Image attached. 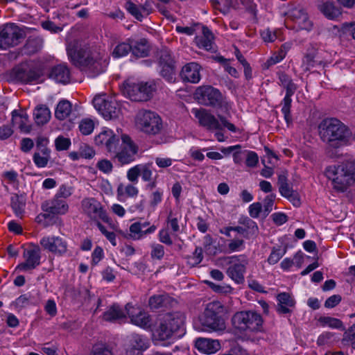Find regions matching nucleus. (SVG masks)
Segmentation results:
<instances>
[{"mask_svg": "<svg viewBox=\"0 0 355 355\" xmlns=\"http://www.w3.org/2000/svg\"><path fill=\"white\" fill-rule=\"evenodd\" d=\"M67 55L76 66L91 78L103 73L109 64V56L105 53L92 52L78 40L70 42L67 47Z\"/></svg>", "mask_w": 355, "mask_h": 355, "instance_id": "obj_1", "label": "nucleus"}, {"mask_svg": "<svg viewBox=\"0 0 355 355\" xmlns=\"http://www.w3.org/2000/svg\"><path fill=\"white\" fill-rule=\"evenodd\" d=\"M184 314L180 311L168 312L160 315L152 329L153 341H173L186 333Z\"/></svg>", "mask_w": 355, "mask_h": 355, "instance_id": "obj_2", "label": "nucleus"}, {"mask_svg": "<svg viewBox=\"0 0 355 355\" xmlns=\"http://www.w3.org/2000/svg\"><path fill=\"white\" fill-rule=\"evenodd\" d=\"M318 128L321 139L330 148H339L350 142V130L336 118L324 119Z\"/></svg>", "mask_w": 355, "mask_h": 355, "instance_id": "obj_3", "label": "nucleus"}, {"mask_svg": "<svg viewBox=\"0 0 355 355\" xmlns=\"http://www.w3.org/2000/svg\"><path fill=\"white\" fill-rule=\"evenodd\" d=\"M325 175L331 180L334 189L340 192L345 191L355 182V159L327 167Z\"/></svg>", "mask_w": 355, "mask_h": 355, "instance_id": "obj_4", "label": "nucleus"}, {"mask_svg": "<svg viewBox=\"0 0 355 355\" xmlns=\"http://www.w3.org/2000/svg\"><path fill=\"white\" fill-rule=\"evenodd\" d=\"M225 311V306L219 301L208 303L200 318L203 330L208 332L224 331L226 328L225 321L223 318Z\"/></svg>", "mask_w": 355, "mask_h": 355, "instance_id": "obj_5", "label": "nucleus"}, {"mask_svg": "<svg viewBox=\"0 0 355 355\" xmlns=\"http://www.w3.org/2000/svg\"><path fill=\"white\" fill-rule=\"evenodd\" d=\"M195 98L199 103L212 107L218 111L227 113L231 109V105L219 89L211 86L198 87L194 94Z\"/></svg>", "mask_w": 355, "mask_h": 355, "instance_id": "obj_6", "label": "nucleus"}, {"mask_svg": "<svg viewBox=\"0 0 355 355\" xmlns=\"http://www.w3.org/2000/svg\"><path fill=\"white\" fill-rule=\"evenodd\" d=\"M191 112L198 119L200 125L207 130H222L225 127L232 132L237 131L236 126L223 115L218 114L217 119L210 111L204 108H193Z\"/></svg>", "mask_w": 355, "mask_h": 355, "instance_id": "obj_7", "label": "nucleus"}, {"mask_svg": "<svg viewBox=\"0 0 355 355\" xmlns=\"http://www.w3.org/2000/svg\"><path fill=\"white\" fill-rule=\"evenodd\" d=\"M232 324L234 328L240 332L259 331L262 328L263 319L256 311H242L234 314Z\"/></svg>", "mask_w": 355, "mask_h": 355, "instance_id": "obj_8", "label": "nucleus"}, {"mask_svg": "<svg viewBox=\"0 0 355 355\" xmlns=\"http://www.w3.org/2000/svg\"><path fill=\"white\" fill-rule=\"evenodd\" d=\"M41 208L45 213L37 216V222L42 224L44 227H47L50 225L48 220L55 223L56 218L54 215L66 214L69 206L65 200L54 197L51 200L42 202Z\"/></svg>", "mask_w": 355, "mask_h": 355, "instance_id": "obj_9", "label": "nucleus"}, {"mask_svg": "<svg viewBox=\"0 0 355 355\" xmlns=\"http://www.w3.org/2000/svg\"><path fill=\"white\" fill-rule=\"evenodd\" d=\"M156 60L159 75L168 83H175L176 80V62L171 51L162 48L157 52Z\"/></svg>", "mask_w": 355, "mask_h": 355, "instance_id": "obj_10", "label": "nucleus"}, {"mask_svg": "<svg viewBox=\"0 0 355 355\" xmlns=\"http://www.w3.org/2000/svg\"><path fill=\"white\" fill-rule=\"evenodd\" d=\"M136 124L139 129L148 135H156L161 132L163 124L160 116L155 112L141 110L136 115Z\"/></svg>", "mask_w": 355, "mask_h": 355, "instance_id": "obj_11", "label": "nucleus"}, {"mask_svg": "<svg viewBox=\"0 0 355 355\" xmlns=\"http://www.w3.org/2000/svg\"><path fill=\"white\" fill-rule=\"evenodd\" d=\"M155 85L148 83H136L128 79L123 84L122 92L133 101H146L153 94Z\"/></svg>", "mask_w": 355, "mask_h": 355, "instance_id": "obj_12", "label": "nucleus"}, {"mask_svg": "<svg viewBox=\"0 0 355 355\" xmlns=\"http://www.w3.org/2000/svg\"><path fill=\"white\" fill-rule=\"evenodd\" d=\"M93 104L105 119H115L121 114V107L116 101L109 100L105 95L96 96Z\"/></svg>", "mask_w": 355, "mask_h": 355, "instance_id": "obj_13", "label": "nucleus"}, {"mask_svg": "<svg viewBox=\"0 0 355 355\" xmlns=\"http://www.w3.org/2000/svg\"><path fill=\"white\" fill-rule=\"evenodd\" d=\"M121 139V150L114 153V157L121 164H128L135 159L138 147L128 135H122Z\"/></svg>", "mask_w": 355, "mask_h": 355, "instance_id": "obj_14", "label": "nucleus"}, {"mask_svg": "<svg viewBox=\"0 0 355 355\" xmlns=\"http://www.w3.org/2000/svg\"><path fill=\"white\" fill-rule=\"evenodd\" d=\"M22 37L23 33L17 26L6 24L0 31V49H6L17 46Z\"/></svg>", "mask_w": 355, "mask_h": 355, "instance_id": "obj_15", "label": "nucleus"}, {"mask_svg": "<svg viewBox=\"0 0 355 355\" xmlns=\"http://www.w3.org/2000/svg\"><path fill=\"white\" fill-rule=\"evenodd\" d=\"M24 261L18 264L16 270L21 272H27L35 269L40 265L41 250L37 245L25 249L23 253Z\"/></svg>", "mask_w": 355, "mask_h": 355, "instance_id": "obj_16", "label": "nucleus"}, {"mask_svg": "<svg viewBox=\"0 0 355 355\" xmlns=\"http://www.w3.org/2000/svg\"><path fill=\"white\" fill-rule=\"evenodd\" d=\"M125 309L132 324L146 330L153 329L151 317L147 312L135 308L129 303L125 305Z\"/></svg>", "mask_w": 355, "mask_h": 355, "instance_id": "obj_17", "label": "nucleus"}, {"mask_svg": "<svg viewBox=\"0 0 355 355\" xmlns=\"http://www.w3.org/2000/svg\"><path fill=\"white\" fill-rule=\"evenodd\" d=\"M84 211L89 216V217L96 222L99 219L104 222L109 221V217L107 215L106 211L103 209L101 203L96 199L87 198L82 202Z\"/></svg>", "mask_w": 355, "mask_h": 355, "instance_id": "obj_18", "label": "nucleus"}, {"mask_svg": "<svg viewBox=\"0 0 355 355\" xmlns=\"http://www.w3.org/2000/svg\"><path fill=\"white\" fill-rule=\"evenodd\" d=\"M40 244L44 250L56 255L62 256L67 250V241L60 236H44L41 239Z\"/></svg>", "mask_w": 355, "mask_h": 355, "instance_id": "obj_19", "label": "nucleus"}, {"mask_svg": "<svg viewBox=\"0 0 355 355\" xmlns=\"http://www.w3.org/2000/svg\"><path fill=\"white\" fill-rule=\"evenodd\" d=\"M94 141L98 146H105L110 153H116L119 146L120 138L112 130L106 129L96 136Z\"/></svg>", "mask_w": 355, "mask_h": 355, "instance_id": "obj_20", "label": "nucleus"}, {"mask_svg": "<svg viewBox=\"0 0 355 355\" xmlns=\"http://www.w3.org/2000/svg\"><path fill=\"white\" fill-rule=\"evenodd\" d=\"M200 69L198 63L190 62L182 67L180 76L184 82L198 83L201 78Z\"/></svg>", "mask_w": 355, "mask_h": 355, "instance_id": "obj_21", "label": "nucleus"}, {"mask_svg": "<svg viewBox=\"0 0 355 355\" xmlns=\"http://www.w3.org/2000/svg\"><path fill=\"white\" fill-rule=\"evenodd\" d=\"M178 302L168 293L154 295L149 298L148 305L151 309H169L174 307Z\"/></svg>", "mask_w": 355, "mask_h": 355, "instance_id": "obj_22", "label": "nucleus"}, {"mask_svg": "<svg viewBox=\"0 0 355 355\" xmlns=\"http://www.w3.org/2000/svg\"><path fill=\"white\" fill-rule=\"evenodd\" d=\"M247 260H243L242 262L233 263L227 270V276L236 284H241L245 281L244 275L246 271Z\"/></svg>", "mask_w": 355, "mask_h": 355, "instance_id": "obj_23", "label": "nucleus"}, {"mask_svg": "<svg viewBox=\"0 0 355 355\" xmlns=\"http://www.w3.org/2000/svg\"><path fill=\"white\" fill-rule=\"evenodd\" d=\"M277 304L276 311L279 315L291 314L292 309L295 306V301L287 293H281L277 296Z\"/></svg>", "mask_w": 355, "mask_h": 355, "instance_id": "obj_24", "label": "nucleus"}, {"mask_svg": "<svg viewBox=\"0 0 355 355\" xmlns=\"http://www.w3.org/2000/svg\"><path fill=\"white\" fill-rule=\"evenodd\" d=\"M70 71L64 64H60L53 67L49 73V77L56 83L67 84L70 80Z\"/></svg>", "mask_w": 355, "mask_h": 355, "instance_id": "obj_25", "label": "nucleus"}, {"mask_svg": "<svg viewBox=\"0 0 355 355\" xmlns=\"http://www.w3.org/2000/svg\"><path fill=\"white\" fill-rule=\"evenodd\" d=\"M195 346L200 352L205 354H214L220 348V344L218 340L199 338L196 339Z\"/></svg>", "mask_w": 355, "mask_h": 355, "instance_id": "obj_26", "label": "nucleus"}, {"mask_svg": "<svg viewBox=\"0 0 355 355\" xmlns=\"http://www.w3.org/2000/svg\"><path fill=\"white\" fill-rule=\"evenodd\" d=\"M130 42L131 44V52L137 58H144L148 55L150 46L146 39H130Z\"/></svg>", "mask_w": 355, "mask_h": 355, "instance_id": "obj_27", "label": "nucleus"}, {"mask_svg": "<svg viewBox=\"0 0 355 355\" xmlns=\"http://www.w3.org/2000/svg\"><path fill=\"white\" fill-rule=\"evenodd\" d=\"M126 309L123 310L119 304H114L103 313V319L107 322H116L126 317Z\"/></svg>", "mask_w": 355, "mask_h": 355, "instance_id": "obj_28", "label": "nucleus"}, {"mask_svg": "<svg viewBox=\"0 0 355 355\" xmlns=\"http://www.w3.org/2000/svg\"><path fill=\"white\" fill-rule=\"evenodd\" d=\"M214 36L211 31L207 28L203 27L202 35L196 38L197 46L200 49H203L206 51H214Z\"/></svg>", "mask_w": 355, "mask_h": 355, "instance_id": "obj_29", "label": "nucleus"}, {"mask_svg": "<svg viewBox=\"0 0 355 355\" xmlns=\"http://www.w3.org/2000/svg\"><path fill=\"white\" fill-rule=\"evenodd\" d=\"M43 40L39 37H29L21 49V55H31L38 52L42 47Z\"/></svg>", "mask_w": 355, "mask_h": 355, "instance_id": "obj_30", "label": "nucleus"}, {"mask_svg": "<svg viewBox=\"0 0 355 355\" xmlns=\"http://www.w3.org/2000/svg\"><path fill=\"white\" fill-rule=\"evenodd\" d=\"M14 73L17 80L25 83L36 82L40 78V72L32 69H17L14 71Z\"/></svg>", "mask_w": 355, "mask_h": 355, "instance_id": "obj_31", "label": "nucleus"}, {"mask_svg": "<svg viewBox=\"0 0 355 355\" xmlns=\"http://www.w3.org/2000/svg\"><path fill=\"white\" fill-rule=\"evenodd\" d=\"M130 344L132 349L144 352L150 347V343L146 336L134 333L130 335Z\"/></svg>", "mask_w": 355, "mask_h": 355, "instance_id": "obj_32", "label": "nucleus"}, {"mask_svg": "<svg viewBox=\"0 0 355 355\" xmlns=\"http://www.w3.org/2000/svg\"><path fill=\"white\" fill-rule=\"evenodd\" d=\"M156 230V226L153 225L146 230H142L141 222H136L132 223L130 227V236L132 239L137 240L141 239L144 236L154 232Z\"/></svg>", "mask_w": 355, "mask_h": 355, "instance_id": "obj_33", "label": "nucleus"}, {"mask_svg": "<svg viewBox=\"0 0 355 355\" xmlns=\"http://www.w3.org/2000/svg\"><path fill=\"white\" fill-rule=\"evenodd\" d=\"M320 10L329 19H334L341 15L340 9L333 1H323L319 6Z\"/></svg>", "mask_w": 355, "mask_h": 355, "instance_id": "obj_34", "label": "nucleus"}, {"mask_svg": "<svg viewBox=\"0 0 355 355\" xmlns=\"http://www.w3.org/2000/svg\"><path fill=\"white\" fill-rule=\"evenodd\" d=\"M34 119L39 125L46 123L51 119L49 109L44 105L37 106L34 111Z\"/></svg>", "mask_w": 355, "mask_h": 355, "instance_id": "obj_35", "label": "nucleus"}, {"mask_svg": "<svg viewBox=\"0 0 355 355\" xmlns=\"http://www.w3.org/2000/svg\"><path fill=\"white\" fill-rule=\"evenodd\" d=\"M36 150L33 156V160L38 168H44L51 159V150Z\"/></svg>", "mask_w": 355, "mask_h": 355, "instance_id": "obj_36", "label": "nucleus"}, {"mask_svg": "<svg viewBox=\"0 0 355 355\" xmlns=\"http://www.w3.org/2000/svg\"><path fill=\"white\" fill-rule=\"evenodd\" d=\"M71 112V103L67 100H62L57 105L55 116L59 120H64L70 114Z\"/></svg>", "mask_w": 355, "mask_h": 355, "instance_id": "obj_37", "label": "nucleus"}, {"mask_svg": "<svg viewBox=\"0 0 355 355\" xmlns=\"http://www.w3.org/2000/svg\"><path fill=\"white\" fill-rule=\"evenodd\" d=\"M279 85L286 89V94H294L297 89L291 78L285 73H279Z\"/></svg>", "mask_w": 355, "mask_h": 355, "instance_id": "obj_38", "label": "nucleus"}, {"mask_svg": "<svg viewBox=\"0 0 355 355\" xmlns=\"http://www.w3.org/2000/svg\"><path fill=\"white\" fill-rule=\"evenodd\" d=\"M293 94H286L281 102L282 112L284 114V119L288 125L292 123V116L291 114V108L292 103V96Z\"/></svg>", "mask_w": 355, "mask_h": 355, "instance_id": "obj_39", "label": "nucleus"}, {"mask_svg": "<svg viewBox=\"0 0 355 355\" xmlns=\"http://www.w3.org/2000/svg\"><path fill=\"white\" fill-rule=\"evenodd\" d=\"M131 51V44L130 39L126 42H121L117 44L112 51V56L115 58H119L127 55Z\"/></svg>", "mask_w": 355, "mask_h": 355, "instance_id": "obj_40", "label": "nucleus"}, {"mask_svg": "<svg viewBox=\"0 0 355 355\" xmlns=\"http://www.w3.org/2000/svg\"><path fill=\"white\" fill-rule=\"evenodd\" d=\"M239 223L243 225L247 229V232L250 236H255L258 233V226L257 223L248 216H241L239 220Z\"/></svg>", "mask_w": 355, "mask_h": 355, "instance_id": "obj_41", "label": "nucleus"}, {"mask_svg": "<svg viewBox=\"0 0 355 355\" xmlns=\"http://www.w3.org/2000/svg\"><path fill=\"white\" fill-rule=\"evenodd\" d=\"M316 55V50L312 48L309 50L308 52L304 55L302 60V68L304 71H309L311 67L315 66V58Z\"/></svg>", "mask_w": 355, "mask_h": 355, "instance_id": "obj_42", "label": "nucleus"}, {"mask_svg": "<svg viewBox=\"0 0 355 355\" xmlns=\"http://www.w3.org/2000/svg\"><path fill=\"white\" fill-rule=\"evenodd\" d=\"M11 207L18 217L21 218L24 213L25 202L22 198L18 196H15L11 198Z\"/></svg>", "mask_w": 355, "mask_h": 355, "instance_id": "obj_43", "label": "nucleus"}, {"mask_svg": "<svg viewBox=\"0 0 355 355\" xmlns=\"http://www.w3.org/2000/svg\"><path fill=\"white\" fill-rule=\"evenodd\" d=\"M286 47V44H283L282 46L281 49L277 53L273 54L271 57H270L267 61L265 62L264 65L266 69H268L270 67L275 65L279 62H281L286 56V52L283 50V48Z\"/></svg>", "mask_w": 355, "mask_h": 355, "instance_id": "obj_44", "label": "nucleus"}, {"mask_svg": "<svg viewBox=\"0 0 355 355\" xmlns=\"http://www.w3.org/2000/svg\"><path fill=\"white\" fill-rule=\"evenodd\" d=\"M205 283L210 288L212 291L216 293L220 294H229L233 291V288L230 285H220L216 284L211 281L206 280Z\"/></svg>", "mask_w": 355, "mask_h": 355, "instance_id": "obj_45", "label": "nucleus"}, {"mask_svg": "<svg viewBox=\"0 0 355 355\" xmlns=\"http://www.w3.org/2000/svg\"><path fill=\"white\" fill-rule=\"evenodd\" d=\"M92 355H114L112 349L105 343H97L93 346Z\"/></svg>", "mask_w": 355, "mask_h": 355, "instance_id": "obj_46", "label": "nucleus"}, {"mask_svg": "<svg viewBox=\"0 0 355 355\" xmlns=\"http://www.w3.org/2000/svg\"><path fill=\"white\" fill-rule=\"evenodd\" d=\"M285 253L286 250H282L281 247H274L268 258V263L270 265H274L277 263L282 258Z\"/></svg>", "mask_w": 355, "mask_h": 355, "instance_id": "obj_47", "label": "nucleus"}, {"mask_svg": "<svg viewBox=\"0 0 355 355\" xmlns=\"http://www.w3.org/2000/svg\"><path fill=\"white\" fill-rule=\"evenodd\" d=\"M94 128V123L90 119H83L79 123V130L84 135H90Z\"/></svg>", "mask_w": 355, "mask_h": 355, "instance_id": "obj_48", "label": "nucleus"}, {"mask_svg": "<svg viewBox=\"0 0 355 355\" xmlns=\"http://www.w3.org/2000/svg\"><path fill=\"white\" fill-rule=\"evenodd\" d=\"M163 198V191L160 189L154 191L150 196L149 207L152 211H154L156 207L162 202Z\"/></svg>", "mask_w": 355, "mask_h": 355, "instance_id": "obj_49", "label": "nucleus"}, {"mask_svg": "<svg viewBox=\"0 0 355 355\" xmlns=\"http://www.w3.org/2000/svg\"><path fill=\"white\" fill-rule=\"evenodd\" d=\"M28 115L24 112L21 113V115H19V119L17 120L18 123H12L14 125H18V127L21 132L28 133L31 130V125H28Z\"/></svg>", "mask_w": 355, "mask_h": 355, "instance_id": "obj_50", "label": "nucleus"}, {"mask_svg": "<svg viewBox=\"0 0 355 355\" xmlns=\"http://www.w3.org/2000/svg\"><path fill=\"white\" fill-rule=\"evenodd\" d=\"M319 322L331 328L341 329L343 327V322L339 319L332 317H320L319 318Z\"/></svg>", "mask_w": 355, "mask_h": 355, "instance_id": "obj_51", "label": "nucleus"}, {"mask_svg": "<svg viewBox=\"0 0 355 355\" xmlns=\"http://www.w3.org/2000/svg\"><path fill=\"white\" fill-rule=\"evenodd\" d=\"M188 263L191 266L198 265L203 259L202 249L200 247H196L193 256L188 257Z\"/></svg>", "mask_w": 355, "mask_h": 355, "instance_id": "obj_52", "label": "nucleus"}, {"mask_svg": "<svg viewBox=\"0 0 355 355\" xmlns=\"http://www.w3.org/2000/svg\"><path fill=\"white\" fill-rule=\"evenodd\" d=\"M215 9L218 10L223 14L228 12L232 5L231 0H211Z\"/></svg>", "mask_w": 355, "mask_h": 355, "instance_id": "obj_53", "label": "nucleus"}, {"mask_svg": "<svg viewBox=\"0 0 355 355\" xmlns=\"http://www.w3.org/2000/svg\"><path fill=\"white\" fill-rule=\"evenodd\" d=\"M71 144L70 139L66 138L63 136H59L55 140V146L58 151H62L69 149Z\"/></svg>", "mask_w": 355, "mask_h": 355, "instance_id": "obj_54", "label": "nucleus"}, {"mask_svg": "<svg viewBox=\"0 0 355 355\" xmlns=\"http://www.w3.org/2000/svg\"><path fill=\"white\" fill-rule=\"evenodd\" d=\"M127 10L134 16L137 20L141 21L144 15L141 13L140 8L131 1H128L125 5Z\"/></svg>", "mask_w": 355, "mask_h": 355, "instance_id": "obj_55", "label": "nucleus"}, {"mask_svg": "<svg viewBox=\"0 0 355 355\" xmlns=\"http://www.w3.org/2000/svg\"><path fill=\"white\" fill-rule=\"evenodd\" d=\"M96 225L101 232L107 238V239L112 243L113 246L116 245V234L114 232H109L106 230L105 227L99 221L96 222Z\"/></svg>", "mask_w": 355, "mask_h": 355, "instance_id": "obj_56", "label": "nucleus"}, {"mask_svg": "<svg viewBox=\"0 0 355 355\" xmlns=\"http://www.w3.org/2000/svg\"><path fill=\"white\" fill-rule=\"evenodd\" d=\"M245 164L247 166L254 168L257 166L259 162V157L254 151L245 150Z\"/></svg>", "mask_w": 355, "mask_h": 355, "instance_id": "obj_57", "label": "nucleus"}, {"mask_svg": "<svg viewBox=\"0 0 355 355\" xmlns=\"http://www.w3.org/2000/svg\"><path fill=\"white\" fill-rule=\"evenodd\" d=\"M150 255L153 259L160 260L164 255V246L159 243H153L151 245Z\"/></svg>", "mask_w": 355, "mask_h": 355, "instance_id": "obj_58", "label": "nucleus"}, {"mask_svg": "<svg viewBox=\"0 0 355 355\" xmlns=\"http://www.w3.org/2000/svg\"><path fill=\"white\" fill-rule=\"evenodd\" d=\"M167 223L174 234L180 231L178 218L176 216V214H173L172 211H170L168 214Z\"/></svg>", "mask_w": 355, "mask_h": 355, "instance_id": "obj_59", "label": "nucleus"}, {"mask_svg": "<svg viewBox=\"0 0 355 355\" xmlns=\"http://www.w3.org/2000/svg\"><path fill=\"white\" fill-rule=\"evenodd\" d=\"M306 14V12L305 10L301 8H293L288 12L289 17H291V19L294 21L297 24L301 19V17H302V16L305 15Z\"/></svg>", "mask_w": 355, "mask_h": 355, "instance_id": "obj_60", "label": "nucleus"}, {"mask_svg": "<svg viewBox=\"0 0 355 355\" xmlns=\"http://www.w3.org/2000/svg\"><path fill=\"white\" fill-rule=\"evenodd\" d=\"M140 175V164L136 165L130 168L127 172L128 179L133 182L137 183L138 178Z\"/></svg>", "mask_w": 355, "mask_h": 355, "instance_id": "obj_61", "label": "nucleus"}, {"mask_svg": "<svg viewBox=\"0 0 355 355\" xmlns=\"http://www.w3.org/2000/svg\"><path fill=\"white\" fill-rule=\"evenodd\" d=\"M275 199V194H270L265 198L263 200V211L266 215H268L272 210Z\"/></svg>", "mask_w": 355, "mask_h": 355, "instance_id": "obj_62", "label": "nucleus"}, {"mask_svg": "<svg viewBox=\"0 0 355 355\" xmlns=\"http://www.w3.org/2000/svg\"><path fill=\"white\" fill-rule=\"evenodd\" d=\"M104 257L103 250L100 246H96L92 254V264L97 265L100 261Z\"/></svg>", "mask_w": 355, "mask_h": 355, "instance_id": "obj_63", "label": "nucleus"}, {"mask_svg": "<svg viewBox=\"0 0 355 355\" xmlns=\"http://www.w3.org/2000/svg\"><path fill=\"white\" fill-rule=\"evenodd\" d=\"M97 168L104 173H110L112 171V163L107 159H101L97 163Z\"/></svg>", "mask_w": 355, "mask_h": 355, "instance_id": "obj_64", "label": "nucleus"}]
</instances>
